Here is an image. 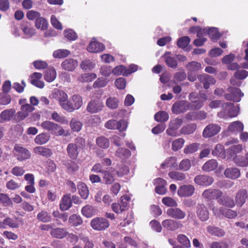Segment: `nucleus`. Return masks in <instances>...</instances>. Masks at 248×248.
Instances as JSON below:
<instances>
[{"label":"nucleus","instance_id":"1","mask_svg":"<svg viewBox=\"0 0 248 248\" xmlns=\"http://www.w3.org/2000/svg\"><path fill=\"white\" fill-rule=\"evenodd\" d=\"M85 140L81 137H77L74 143H70L67 145L66 151L68 156L72 160H76L78 156L81 149L85 146Z\"/></svg>","mask_w":248,"mask_h":248},{"label":"nucleus","instance_id":"2","mask_svg":"<svg viewBox=\"0 0 248 248\" xmlns=\"http://www.w3.org/2000/svg\"><path fill=\"white\" fill-rule=\"evenodd\" d=\"M222 110L218 112L217 116L221 118L227 119L228 117L233 118L238 114L239 108L235 106L233 103L227 102L222 104Z\"/></svg>","mask_w":248,"mask_h":248},{"label":"nucleus","instance_id":"3","mask_svg":"<svg viewBox=\"0 0 248 248\" xmlns=\"http://www.w3.org/2000/svg\"><path fill=\"white\" fill-rule=\"evenodd\" d=\"M82 105L83 100L82 97L79 94H74L67 102V105H64V109L71 112L76 109L80 108Z\"/></svg>","mask_w":248,"mask_h":248},{"label":"nucleus","instance_id":"4","mask_svg":"<svg viewBox=\"0 0 248 248\" xmlns=\"http://www.w3.org/2000/svg\"><path fill=\"white\" fill-rule=\"evenodd\" d=\"M214 215L218 217H224L228 218H234L237 217V212L231 209H227L224 207H217L214 206L212 209Z\"/></svg>","mask_w":248,"mask_h":248},{"label":"nucleus","instance_id":"5","mask_svg":"<svg viewBox=\"0 0 248 248\" xmlns=\"http://www.w3.org/2000/svg\"><path fill=\"white\" fill-rule=\"evenodd\" d=\"M128 123L125 120L122 119L119 121L115 120H110L105 124V127L108 129H117L120 132L126 130Z\"/></svg>","mask_w":248,"mask_h":248},{"label":"nucleus","instance_id":"6","mask_svg":"<svg viewBox=\"0 0 248 248\" xmlns=\"http://www.w3.org/2000/svg\"><path fill=\"white\" fill-rule=\"evenodd\" d=\"M227 92L229 93L225 94L224 97L228 101L239 102L240 101L241 97L244 95V93L241 90L236 87H229L227 89Z\"/></svg>","mask_w":248,"mask_h":248},{"label":"nucleus","instance_id":"7","mask_svg":"<svg viewBox=\"0 0 248 248\" xmlns=\"http://www.w3.org/2000/svg\"><path fill=\"white\" fill-rule=\"evenodd\" d=\"M15 155L20 161H23L30 159L31 157L30 151L27 148L16 144L14 146Z\"/></svg>","mask_w":248,"mask_h":248},{"label":"nucleus","instance_id":"8","mask_svg":"<svg viewBox=\"0 0 248 248\" xmlns=\"http://www.w3.org/2000/svg\"><path fill=\"white\" fill-rule=\"evenodd\" d=\"M108 220L103 217H96L91 221V226L95 230L103 231L109 227Z\"/></svg>","mask_w":248,"mask_h":248},{"label":"nucleus","instance_id":"9","mask_svg":"<svg viewBox=\"0 0 248 248\" xmlns=\"http://www.w3.org/2000/svg\"><path fill=\"white\" fill-rule=\"evenodd\" d=\"M189 109V103L186 100H180L175 102L171 108L172 112L176 114L184 113Z\"/></svg>","mask_w":248,"mask_h":248},{"label":"nucleus","instance_id":"10","mask_svg":"<svg viewBox=\"0 0 248 248\" xmlns=\"http://www.w3.org/2000/svg\"><path fill=\"white\" fill-rule=\"evenodd\" d=\"M223 195L221 190L217 189L208 188L202 193V196L208 201L218 200Z\"/></svg>","mask_w":248,"mask_h":248},{"label":"nucleus","instance_id":"11","mask_svg":"<svg viewBox=\"0 0 248 248\" xmlns=\"http://www.w3.org/2000/svg\"><path fill=\"white\" fill-rule=\"evenodd\" d=\"M221 130L220 126L215 124H208L204 129L202 136L205 138L212 137L217 135Z\"/></svg>","mask_w":248,"mask_h":248},{"label":"nucleus","instance_id":"12","mask_svg":"<svg viewBox=\"0 0 248 248\" xmlns=\"http://www.w3.org/2000/svg\"><path fill=\"white\" fill-rule=\"evenodd\" d=\"M194 180L198 185L204 186H209L214 182L212 177L204 174L197 175L195 177Z\"/></svg>","mask_w":248,"mask_h":248},{"label":"nucleus","instance_id":"13","mask_svg":"<svg viewBox=\"0 0 248 248\" xmlns=\"http://www.w3.org/2000/svg\"><path fill=\"white\" fill-rule=\"evenodd\" d=\"M248 198V192L246 189L242 188L239 190L235 196V205L241 207L246 202Z\"/></svg>","mask_w":248,"mask_h":248},{"label":"nucleus","instance_id":"14","mask_svg":"<svg viewBox=\"0 0 248 248\" xmlns=\"http://www.w3.org/2000/svg\"><path fill=\"white\" fill-rule=\"evenodd\" d=\"M167 214L170 217L176 219H183L186 216L185 212L176 207L169 208L167 210Z\"/></svg>","mask_w":248,"mask_h":248},{"label":"nucleus","instance_id":"15","mask_svg":"<svg viewBox=\"0 0 248 248\" xmlns=\"http://www.w3.org/2000/svg\"><path fill=\"white\" fill-rule=\"evenodd\" d=\"M104 107L103 103L99 100L91 101L87 105V110L91 113H95L101 110Z\"/></svg>","mask_w":248,"mask_h":248},{"label":"nucleus","instance_id":"16","mask_svg":"<svg viewBox=\"0 0 248 248\" xmlns=\"http://www.w3.org/2000/svg\"><path fill=\"white\" fill-rule=\"evenodd\" d=\"M196 214L198 218L202 221H205L209 218V212L204 204L198 205L197 207Z\"/></svg>","mask_w":248,"mask_h":248},{"label":"nucleus","instance_id":"17","mask_svg":"<svg viewBox=\"0 0 248 248\" xmlns=\"http://www.w3.org/2000/svg\"><path fill=\"white\" fill-rule=\"evenodd\" d=\"M195 190V187L192 185H184L179 188L177 193L181 197H190L194 194Z\"/></svg>","mask_w":248,"mask_h":248},{"label":"nucleus","instance_id":"18","mask_svg":"<svg viewBox=\"0 0 248 248\" xmlns=\"http://www.w3.org/2000/svg\"><path fill=\"white\" fill-rule=\"evenodd\" d=\"M197 78L200 82L203 84V87L205 89H209L210 85L215 84L216 82L214 78L206 74L199 75Z\"/></svg>","mask_w":248,"mask_h":248},{"label":"nucleus","instance_id":"19","mask_svg":"<svg viewBox=\"0 0 248 248\" xmlns=\"http://www.w3.org/2000/svg\"><path fill=\"white\" fill-rule=\"evenodd\" d=\"M219 204L224 207L232 208L235 206V202L232 198L228 195H224L217 200Z\"/></svg>","mask_w":248,"mask_h":248},{"label":"nucleus","instance_id":"20","mask_svg":"<svg viewBox=\"0 0 248 248\" xmlns=\"http://www.w3.org/2000/svg\"><path fill=\"white\" fill-rule=\"evenodd\" d=\"M115 170L112 168L109 170L102 171V179L105 184L110 185L115 181Z\"/></svg>","mask_w":248,"mask_h":248},{"label":"nucleus","instance_id":"21","mask_svg":"<svg viewBox=\"0 0 248 248\" xmlns=\"http://www.w3.org/2000/svg\"><path fill=\"white\" fill-rule=\"evenodd\" d=\"M21 29L24 34L29 36L32 37L35 33V30L32 26L30 22L27 21H23L21 22Z\"/></svg>","mask_w":248,"mask_h":248},{"label":"nucleus","instance_id":"22","mask_svg":"<svg viewBox=\"0 0 248 248\" xmlns=\"http://www.w3.org/2000/svg\"><path fill=\"white\" fill-rule=\"evenodd\" d=\"M42 77L41 73L34 72L30 76V82L34 86L39 88H43L44 87V83L40 80Z\"/></svg>","mask_w":248,"mask_h":248},{"label":"nucleus","instance_id":"23","mask_svg":"<svg viewBox=\"0 0 248 248\" xmlns=\"http://www.w3.org/2000/svg\"><path fill=\"white\" fill-rule=\"evenodd\" d=\"M162 225L164 228L170 231H174L178 229L180 226L181 223L177 220L168 219L163 221Z\"/></svg>","mask_w":248,"mask_h":248},{"label":"nucleus","instance_id":"24","mask_svg":"<svg viewBox=\"0 0 248 248\" xmlns=\"http://www.w3.org/2000/svg\"><path fill=\"white\" fill-rule=\"evenodd\" d=\"M78 65V62L77 60L73 59H68L64 60L61 64L63 69L68 71H73Z\"/></svg>","mask_w":248,"mask_h":248},{"label":"nucleus","instance_id":"25","mask_svg":"<svg viewBox=\"0 0 248 248\" xmlns=\"http://www.w3.org/2000/svg\"><path fill=\"white\" fill-rule=\"evenodd\" d=\"M50 234L53 237L62 239L68 234V232L65 228H56L51 230Z\"/></svg>","mask_w":248,"mask_h":248},{"label":"nucleus","instance_id":"26","mask_svg":"<svg viewBox=\"0 0 248 248\" xmlns=\"http://www.w3.org/2000/svg\"><path fill=\"white\" fill-rule=\"evenodd\" d=\"M234 163L239 167H246L248 166V152L245 156L235 155L233 158Z\"/></svg>","mask_w":248,"mask_h":248},{"label":"nucleus","instance_id":"27","mask_svg":"<svg viewBox=\"0 0 248 248\" xmlns=\"http://www.w3.org/2000/svg\"><path fill=\"white\" fill-rule=\"evenodd\" d=\"M87 50L92 53H98L105 49L104 45L97 41L92 42L87 46Z\"/></svg>","mask_w":248,"mask_h":248},{"label":"nucleus","instance_id":"28","mask_svg":"<svg viewBox=\"0 0 248 248\" xmlns=\"http://www.w3.org/2000/svg\"><path fill=\"white\" fill-rule=\"evenodd\" d=\"M225 176L231 179H235L240 176V171L237 168H227L224 171Z\"/></svg>","mask_w":248,"mask_h":248},{"label":"nucleus","instance_id":"29","mask_svg":"<svg viewBox=\"0 0 248 248\" xmlns=\"http://www.w3.org/2000/svg\"><path fill=\"white\" fill-rule=\"evenodd\" d=\"M33 152L45 157H49L52 155L51 149L43 146L35 147L33 149Z\"/></svg>","mask_w":248,"mask_h":248},{"label":"nucleus","instance_id":"30","mask_svg":"<svg viewBox=\"0 0 248 248\" xmlns=\"http://www.w3.org/2000/svg\"><path fill=\"white\" fill-rule=\"evenodd\" d=\"M171 53L170 52H166L163 57L167 65L171 68H175L178 65L177 60L176 58L170 56Z\"/></svg>","mask_w":248,"mask_h":248},{"label":"nucleus","instance_id":"31","mask_svg":"<svg viewBox=\"0 0 248 248\" xmlns=\"http://www.w3.org/2000/svg\"><path fill=\"white\" fill-rule=\"evenodd\" d=\"M218 163L217 161L215 159H212L204 163L202 167V170L203 171L209 172L216 169Z\"/></svg>","mask_w":248,"mask_h":248},{"label":"nucleus","instance_id":"32","mask_svg":"<svg viewBox=\"0 0 248 248\" xmlns=\"http://www.w3.org/2000/svg\"><path fill=\"white\" fill-rule=\"evenodd\" d=\"M15 113V108L5 109L0 113V118L2 121H9L12 119Z\"/></svg>","mask_w":248,"mask_h":248},{"label":"nucleus","instance_id":"33","mask_svg":"<svg viewBox=\"0 0 248 248\" xmlns=\"http://www.w3.org/2000/svg\"><path fill=\"white\" fill-rule=\"evenodd\" d=\"M77 187L81 197L84 200L87 199L89 194V191L87 185L85 183L80 182L78 183Z\"/></svg>","mask_w":248,"mask_h":248},{"label":"nucleus","instance_id":"34","mask_svg":"<svg viewBox=\"0 0 248 248\" xmlns=\"http://www.w3.org/2000/svg\"><path fill=\"white\" fill-rule=\"evenodd\" d=\"M244 129V125L240 121H235L231 123L228 126V130L230 132L239 133Z\"/></svg>","mask_w":248,"mask_h":248},{"label":"nucleus","instance_id":"35","mask_svg":"<svg viewBox=\"0 0 248 248\" xmlns=\"http://www.w3.org/2000/svg\"><path fill=\"white\" fill-rule=\"evenodd\" d=\"M56 98L59 101L60 106L64 109L65 105H67L68 100L67 94L62 91H58L56 93Z\"/></svg>","mask_w":248,"mask_h":248},{"label":"nucleus","instance_id":"36","mask_svg":"<svg viewBox=\"0 0 248 248\" xmlns=\"http://www.w3.org/2000/svg\"><path fill=\"white\" fill-rule=\"evenodd\" d=\"M72 206V201L69 196L64 195L61 202L60 208L62 211H66Z\"/></svg>","mask_w":248,"mask_h":248},{"label":"nucleus","instance_id":"37","mask_svg":"<svg viewBox=\"0 0 248 248\" xmlns=\"http://www.w3.org/2000/svg\"><path fill=\"white\" fill-rule=\"evenodd\" d=\"M197 129V124L191 123L183 126L180 129V132L184 135H190L193 133Z\"/></svg>","mask_w":248,"mask_h":248},{"label":"nucleus","instance_id":"38","mask_svg":"<svg viewBox=\"0 0 248 248\" xmlns=\"http://www.w3.org/2000/svg\"><path fill=\"white\" fill-rule=\"evenodd\" d=\"M207 231L211 235L217 237H222L225 234V232L222 229L213 226H209L207 228Z\"/></svg>","mask_w":248,"mask_h":248},{"label":"nucleus","instance_id":"39","mask_svg":"<svg viewBox=\"0 0 248 248\" xmlns=\"http://www.w3.org/2000/svg\"><path fill=\"white\" fill-rule=\"evenodd\" d=\"M36 218L39 221L44 223L50 222L52 219L50 214L45 210L39 212L37 215Z\"/></svg>","mask_w":248,"mask_h":248},{"label":"nucleus","instance_id":"40","mask_svg":"<svg viewBox=\"0 0 248 248\" xmlns=\"http://www.w3.org/2000/svg\"><path fill=\"white\" fill-rule=\"evenodd\" d=\"M50 139L49 134L42 133L38 135L34 139V142L38 145H43L46 143Z\"/></svg>","mask_w":248,"mask_h":248},{"label":"nucleus","instance_id":"41","mask_svg":"<svg viewBox=\"0 0 248 248\" xmlns=\"http://www.w3.org/2000/svg\"><path fill=\"white\" fill-rule=\"evenodd\" d=\"M206 33L209 35L210 39L213 41H216L221 37V34L216 28L212 27L206 29Z\"/></svg>","mask_w":248,"mask_h":248},{"label":"nucleus","instance_id":"42","mask_svg":"<svg viewBox=\"0 0 248 248\" xmlns=\"http://www.w3.org/2000/svg\"><path fill=\"white\" fill-rule=\"evenodd\" d=\"M56 77V72L53 67L47 69L44 75V79L46 81L50 82L53 81Z\"/></svg>","mask_w":248,"mask_h":248},{"label":"nucleus","instance_id":"43","mask_svg":"<svg viewBox=\"0 0 248 248\" xmlns=\"http://www.w3.org/2000/svg\"><path fill=\"white\" fill-rule=\"evenodd\" d=\"M42 127L46 130L53 131L58 130L59 125L49 121H46L42 123Z\"/></svg>","mask_w":248,"mask_h":248},{"label":"nucleus","instance_id":"44","mask_svg":"<svg viewBox=\"0 0 248 248\" xmlns=\"http://www.w3.org/2000/svg\"><path fill=\"white\" fill-rule=\"evenodd\" d=\"M4 222L5 225V228H6L7 226H8L11 228L17 229L19 226L18 218L16 217L12 218L10 217H7L4 218Z\"/></svg>","mask_w":248,"mask_h":248},{"label":"nucleus","instance_id":"45","mask_svg":"<svg viewBox=\"0 0 248 248\" xmlns=\"http://www.w3.org/2000/svg\"><path fill=\"white\" fill-rule=\"evenodd\" d=\"M96 145L100 148L107 149L109 146V140L104 136H100L96 139Z\"/></svg>","mask_w":248,"mask_h":248},{"label":"nucleus","instance_id":"46","mask_svg":"<svg viewBox=\"0 0 248 248\" xmlns=\"http://www.w3.org/2000/svg\"><path fill=\"white\" fill-rule=\"evenodd\" d=\"M186 68L188 71V72H196L202 68V65L198 62L192 61L189 62L186 65Z\"/></svg>","mask_w":248,"mask_h":248},{"label":"nucleus","instance_id":"47","mask_svg":"<svg viewBox=\"0 0 248 248\" xmlns=\"http://www.w3.org/2000/svg\"><path fill=\"white\" fill-rule=\"evenodd\" d=\"M81 213L86 217H91L95 215V210L93 206L86 205L82 208Z\"/></svg>","mask_w":248,"mask_h":248},{"label":"nucleus","instance_id":"48","mask_svg":"<svg viewBox=\"0 0 248 248\" xmlns=\"http://www.w3.org/2000/svg\"><path fill=\"white\" fill-rule=\"evenodd\" d=\"M69 222L74 227L78 226L83 223V220L80 216L73 214L69 217Z\"/></svg>","mask_w":248,"mask_h":248},{"label":"nucleus","instance_id":"49","mask_svg":"<svg viewBox=\"0 0 248 248\" xmlns=\"http://www.w3.org/2000/svg\"><path fill=\"white\" fill-rule=\"evenodd\" d=\"M47 20L41 16L35 21V26L37 29L45 30L47 28Z\"/></svg>","mask_w":248,"mask_h":248},{"label":"nucleus","instance_id":"50","mask_svg":"<svg viewBox=\"0 0 248 248\" xmlns=\"http://www.w3.org/2000/svg\"><path fill=\"white\" fill-rule=\"evenodd\" d=\"M177 158L175 156H171L167 158L164 163L161 164L163 169L166 168H175L177 166Z\"/></svg>","mask_w":248,"mask_h":248},{"label":"nucleus","instance_id":"51","mask_svg":"<svg viewBox=\"0 0 248 248\" xmlns=\"http://www.w3.org/2000/svg\"><path fill=\"white\" fill-rule=\"evenodd\" d=\"M155 119L158 122H165L168 120L169 116L168 113L165 111H160L155 114Z\"/></svg>","mask_w":248,"mask_h":248},{"label":"nucleus","instance_id":"52","mask_svg":"<svg viewBox=\"0 0 248 248\" xmlns=\"http://www.w3.org/2000/svg\"><path fill=\"white\" fill-rule=\"evenodd\" d=\"M243 150L242 145L241 144L233 145L231 146L229 150L228 153L231 157H234L237 155L236 154L240 153Z\"/></svg>","mask_w":248,"mask_h":248},{"label":"nucleus","instance_id":"53","mask_svg":"<svg viewBox=\"0 0 248 248\" xmlns=\"http://www.w3.org/2000/svg\"><path fill=\"white\" fill-rule=\"evenodd\" d=\"M53 216L56 218L57 221H62L66 222L68 219V214L67 213H60L59 211H54L52 213Z\"/></svg>","mask_w":248,"mask_h":248},{"label":"nucleus","instance_id":"54","mask_svg":"<svg viewBox=\"0 0 248 248\" xmlns=\"http://www.w3.org/2000/svg\"><path fill=\"white\" fill-rule=\"evenodd\" d=\"M200 146V144L198 143H193L186 146L184 149V153L186 154H193L198 151Z\"/></svg>","mask_w":248,"mask_h":248},{"label":"nucleus","instance_id":"55","mask_svg":"<svg viewBox=\"0 0 248 248\" xmlns=\"http://www.w3.org/2000/svg\"><path fill=\"white\" fill-rule=\"evenodd\" d=\"M168 175L171 179L177 181H183L186 178V175L184 173L175 171L169 172Z\"/></svg>","mask_w":248,"mask_h":248},{"label":"nucleus","instance_id":"56","mask_svg":"<svg viewBox=\"0 0 248 248\" xmlns=\"http://www.w3.org/2000/svg\"><path fill=\"white\" fill-rule=\"evenodd\" d=\"M190 42V38L188 36H183L178 40L177 42V45L179 48H184L188 45Z\"/></svg>","mask_w":248,"mask_h":248},{"label":"nucleus","instance_id":"57","mask_svg":"<svg viewBox=\"0 0 248 248\" xmlns=\"http://www.w3.org/2000/svg\"><path fill=\"white\" fill-rule=\"evenodd\" d=\"M212 154L214 156L222 157L225 154L224 146L220 144H217Z\"/></svg>","mask_w":248,"mask_h":248},{"label":"nucleus","instance_id":"58","mask_svg":"<svg viewBox=\"0 0 248 248\" xmlns=\"http://www.w3.org/2000/svg\"><path fill=\"white\" fill-rule=\"evenodd\" d=\"M185 143V140L183 138H178L173 141L171 149L173 151H177L181 149Z\"/></svg>","mask_w":248,"mask_h":248},{"label":"nucleus","instance_id":"59","mask_svg":"<svg viewBox=\"0 0 248 248\" xmlns=\"http://www.w3.org/2000/svg\"><path fill=\"white\" fill-rule=\"evenodd\" d=\"M107 106L111 109H116L119 106V101L116 97H109L106 101Z\"/></svg>","mask_w":248,"mask_h":248},{"label":"nucleus","instance_id":"60","mask_svg":"<svg viewBox=\"0 0 248 248\" xmlns=\"http://www.w3.org/2000/svg\"><path fill=\"white\" fill-rule=\"evenodd\" d=\"M70 126L73 131L78 132L81 129L82 124L80 122L72 118L70 123Z\"/></svg>","mask_w":248,"mask_h":248},{"label":"nucleus","instance_id":"61","mask_svg":"<svg viewBox=\"0 0 248 248\" xmlns=\"http://www.w3.org/2000/svg\"><path fill=\"white\" fill-rule=\"evenodd\" d=\"M70 54V51L67 49H59L53 53V56L55 58H63Z\"/></svg>","mask_w":248,"mask_h":248},{"label":"nucleus","instance_id":"62","mask_svg":"<svg viewBox=\"0 0 248 248\" xmlns=\"http://www.w3.org/2000/svg\"><path fill=\"white\" fill-rule=\"evenodd\" d=\"M177 240L179 243L187 248H190L191 247L189 240L188 239L186 236L184 234H179L177 236Z\"/></svg>","mask_w":248,"mask_h":248},{"label":"nucleus","instance_id":"63","mask_svg":"<svg viewBox=\"0 0 248 248\" xmlns=\"http://www.w3.org/2000/svg\"><path fill=\"white\" fill-rule=\"evenodd\" d=\"M11 95L8 93H0V105H7L11 102Z\"/></svg>","mask_w":248,"mask_h":248},{"label":"nucleus","instance_id":"64","mask_svg":"<svg viewBox=\"0 0 248 248\" xmlns=\"http://www.w3.org/2000/svg\"><path fill=\"white\" fill-rule=\"evenodd\" d=\"M191 167V162L189 159H184L182 160L179 165V169L183 171H187Z\"/></svg>","mask_w":248,"mask_h":248}]
</instances>
